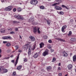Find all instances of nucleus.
Returning <instances> with one entry per match:
<instances>
[{"instance_id": "obj_19", "label": "nucleus", "mask_w": 76, "mask_h": 76, "mask_svg": "<svg viewBox=\"0 0 76 76\" xmlns=\"http://www.w3.org/2000/svg\"><path fill=\"white\" fill-rule=\"evenodd\" d=\"M33 57H34V58H37V57H38V53H35Z\"/></svg>"}, {"instance_id": "obj_59", "label": "nucleus", "mask_w": 76, "mask_h": 76, "mask_svg": "<svg viewBox=\"0 0 76 76\" xmlns=\"http://www.w3.org/2000/svg\"><path fill=\"white\" fill-rule=\"evenodd\" d=\"M10 57H11V58H12V57H13V55H11L10 56Z\"/></svg>"}, {"instance_id": "obj_49", "label": "nucleus", "mask_w": 76, "mask_h": 76, "mask_svg": "<svg viewBox=\"0 0 76 76\" xmlns=\"http://www.w3.org/2000/svg\"><path fill=\"white\" fill-rule=\"evenodd\" d=\"M66 53H67L66 52V51H64L63 53V54H66Z\"/></svg>"}, {"instance_id": "obj_22", "label": "nucleus", "mask_w": 76, "mask_h": 76, "mask_svg": "<svg viewBox=\"0 0 76 76\" xmlns=\"http://www.w3.org/2000/svg\"><path fill=\"white\" fill-rule=\"evenodd\" d=\"M1 33H4L5 29L4 28H2L0 30Z\"/></svg>"}, {"instance_id": "obj_17", "label": "nucleus", "mask_w": 76, "mask_h": 76, "mask_svg": "<svg viewBox=\"0 0 76 76\" xmlns=\"http://www.w3.org/2000/svg\"><path fill=\"white\" fill-rule=\"evenodd\" d=\"M73 61H76V55H74L73 57Z\"/></svg>"}, {"instance_id": "obj_8", "label": "nucleus", "mask_w": 76, "mask_h": 76, "mask_svg": "<svg viewBox=\"0 0 76 76\" xmlns=\"http://www.w3.org/2000/svg\"><path fill=\"white\" fill-rule=\"evenodd\" d=\"M66 28H67L66 25H65L62 27L61 31L63 32H65V31H64V29H66Z\"/></svg>"}, {"instance_id": "obj_64", "label": "nucleus", "mask_w": 76, "mask_h": 76, "mask_svg": "<svg viewBox=\"0 0 76 76\" xmlns=\"http://www.w3.org/2000/svg\"><path fill=\"white\" fill-rule=\"evenodd\" d=\"M20 55V54H19L18 56H17V57H19Z\"/></svg>"}, {"instance_id": "obj_50", "label": "nucleus", "mask_w": 76, "mask_h": 76, "mask_svg": "<svg viewBox=\"0 0 76 76\" xmlns=\"http://www.w3.org/2000/svg\"><path fill=\"white\" fill-rule=\"evenodd\" d=\"M7 42V41H3V44H6Z\"/></svg>"}, {"instance_id": "obj_62", "label": "nucleus", "mask_w": 76, "mask_h": 76, "mask_svg": "<svg viewBox=\"0 0 76 76\" xmlns=\"http://www.w3.org/2000/svg\"><path fill=\"white\" fill-rule=\"evenodd\" d=\"M1 53V49H0V54Z\"/></svg>"}, {"instance_id": "obj_32", "label": "nucleus", "mask_w": 76, "mask_h": 76, "mask_svg": "<svg viewBox=\"0 0 76 76\" xmlns=\"http://www.w3.org/2000/svg\"><path fill=\"white\" fill-rule=\"evenodd\" d=\"M35 47H36L35 45H34L33 46L32 48L33 50H35Z\"/></svg>"}, {"instance_id": "obj_30", "label": "nucleus", "mask_w": 76, "mask_h": 76, "mask_svg": "<svg viewBox=\"0 0 76 76\" xmlns=\"http://www.w3.org/2000/svg\"><path fill=\"white\" fill-rule=\"evenodd\" d=\"M56 60V58L54 57L53 59V60L52 61V62H54V61H55Z\"/></svg>"}, {"instance_id": "obj_18", "label": "nucleus", "mask_w": 76, "mask_h": 76, "mask_svg": "<svg viewBox=\"0 0 76 76\" xmlns=\"http://www.w3.org/2000/svg\"><path fill=\"white\" fill-rule=\"evenodd\" d=\"M70 40L73 42H76V39L74 38H71Z\"/></svg>"}, {"instance_id": "obj_37", "label": "nucleus", "mask_w": 76, "mask_h": 76, "mask_svg": "<svg viewBox=\"0 0 76 76\" xmlns=\"http://www.w3.org/2000/svg\"><path fill=\"white\" fill-rule=\"evenodd\" d=\"M48 42L49 43H52V40L50 39L48 40Z\"/></svg>"}, {"instance_id": "obj_25", "label": "nucleus", "mask_w": 76, "mask_h": 76, "mask_svg": "<svg viewBox=\"0 0 76 76\" xmlns=\"http://www.w3.org/2000/svg\"><path fill=\"white\" fill-rule=\"evenodd\" d=\"M52 69V68L50 66H49L47 68V69L48 70H51Z\"/></svg>"}, {"instance_id": "obj_11", "label": "nucleus", "mask_w": 76, "mask_h": 76, "mask_svg": "<svg viewBox=\"0 0 76 76\" xmlns=\"http://www.w3.org/2000/svg\"><path fill=\"white\" fill-rule=\"evenodd\" d=\"M48 51H44L42 53V56H46V55H48Z\"/></svg>"}, {"instance_id": "obj_3", "label": "nucleus", "mask_w": 76, "mask_h": 76, "mask_svg": "<svg viewBox=\"0 0 76 76\" xmlns=\"http://www.w3.org/2000/svg\"><path fill=\"white\" fill-rule=\"evenodd\" d=\"M15 17V18H16L17 19H21L22 20H23L24 19V18L23 17L20 16V15H15L14 16Z\"/></svg>"}, {"instance_id": "obj_4", "label": "nucleus", "mask_w": 76, "mask_h": 76, "mask_svg": "<svg viewBox=\"0 0 76 76\" xmlns=\"http://www.w3.org/2000/svg\"><path fill=\"white\" fill-rule=\"evenodd\" d=\"M38 2L37 0H32L30 2L31 4H38Z\"/></svg>"}, {"instance_id": "obj_40", "label": "nucleus", "mask_w": 76, "mask_h": 76, "mask_svg": "<svg viewBox=\"0 0 76 76\" xmlns=\"http://www.w3.org/2000/svg\"><path fill=\"white\" fill-rule=\"evenodd\" d=\"M27 61V59L26 58H24V62H26Z\"/></svg>"}, {"instance_id": "obj_61", "label": "nucleus", "mask_w": 76, "mask_h": 76, "mask_svg": "<svg viewBox=\"0 0 76 76\" xmlns=\"http://www.w3.org/2000/svg\"><path fill=\"white\" fill-rule=\"evenodd\" d=\"M60 64H61V63H59L58 65L59 66H60Z\"/></svg>"}, {"instance_id": "obj_41", "label": "nucleus", "mask_w": 76, "mask_h": 76, "mask_svg": "<svg viewBox=\"0 0 76 76\" xmlns=\"http://www.w3.org/2000/svg\"><path fill=\"white\" fill-rule=\"evenodd\" d=\"M48 48L49 49H50V48H51V45H48Z\"/></svg>"}, {"instance_id": "obj_55", "label": "nucleus", "mask_w": 76, "mask_h": 76, "mask_svg": "<svg viewBox=\"0 0 76 76\" xmlns=\"http://www.w3.org/2000/svg\"><path fill=\"white\" fill-rule=\"evenodd\" d=\"M59 76H61V73H59Z\"/></svg>"}, {"instance_id": "obj_24", "label": "nucleus", "mask_w": 76, "mask_h": 76, "mask_svg": "<svg viewBox=\"0 0 76 76\" xmlns=\"http://www.w3.org/2000/svg\"><path fill=\"white\" fill-rule=\"evenodd\" d=\"M40 9L44 10L45 9V7L43 6H40Z\"/></svg>"}, {"instance_id": "obj_14", "label": "nucleus", "mask_w": 76, "mask_h": 76, "mask_svg": "<svg viewBox=\"0 0 76 76\" xmlns=\"http://www.w3.org/2000/svg\"><path fill=\"white\" fill-rule=\"evenodd\" d=\"M55 9H56V10H61V9H62V8H61V7L57 6H55Z\"/></svg>"}, {"instance_id": "obj_46", "label": "nucleus", "mask_w": 76, "mask_h": 76, "mask_svg": "<svg viewBox=\"0 0 76 76\" xmlns=\"http://www.w3.org/2000/svg\"><path fill=\"white\" fill-rule=\"evenodd\" d=\"M8 31H12V29L10 28H8Z\"/></svg>"}, {"instance_id": "obj_47", "label": "nucleus", "mask_w": 76, "mask_h": 76, "mask_svg": "<svg viewBox=\"0 0 76 76\" xmlns=\"http://www.w3.org/2000/svg\"><path fill=\"white\" fill-rule=\"evenodd\" d=\"M44 39H47V36H45L44 37Z\"/></svg>"}, {"instance_id": "obj_21", "label": "nucleus", "mask_w": 76, "mask_h": 76, "mask_svg": "<svg viewBox=\"0 0 76 76\" xmlns=\"http://www.w3.org/2000/svg\"><path fill=\"white\" fill-rule=\"evenodd\" d=\"M17 10L18 12H20L22 11V8L20 7H19L17 8Z\"/></svg>"}, {"instance_id": "obj_51", "label": "nucleus", "mask_w": 76, "mask_h": 76, "mask_svg": "<svg viewBox=\"0 0 76 76\" xmlns=\"http://www.w3.org/2000/svg\"><path fill=\"white\" fill-rule=\"evenodd\" d=\"M7 53H10V50H7Z\"/></svg>"}, {"instance_id": "obj_9", "label": "nucleus", "mask_w": 76, "mask_h": 76, "mask_svg": "<svg viewBox=\"0 0 76 76\" xmlns=\"http://www.w3.org/2000/svg\"><path fill=\"white\" fill-rule=\"evenodd\" d=\"M19 56H17L16 60V61L15 62V67H16V65H17V64H18V60H19Z\"/></svg>"}, {"instance_id": "obj_60", "label": "nucleus", "mask_w": 76, "mask_h": 76, "mask_svg": "<svg viewBox=\"0 0 76 76\" xmlns=\"http://www.w3.org/2000/svg\"><path fill=\"white\" fill-rule=\"evenodd\" d=\"M10 58V57H7V58H6V59H9V58Z\"/></svg>"}, {"instance_id": "obj_48", "label": "nucleus", "mask_w": 76, "mask_h": 76, "mask_svg": "<svg viewBox=\"0 0 76 76\" xmlns=\"http://www.w3.org/2000/svg\"><path fill=\"white\" fill-rule=\"evenodd\" d=\"M58 70H61V68L60 67H58Z\"/></svg>"}, {"instance_id": "obj_33", "label": "nucleus", "mask_w": 76, "mask_h": 76, "mask_svg": "<svg viewBox=\"0 0 76 76\" xmlns=\"http://www.w3.org/2000/svg\"><path fill=\"white\" fill-rule=\"evenodd\" d=\"M10 34H15V33L14 31H12L10 33Z\"/></svg>"}, {"instance_id": "obj_63", "label": "nucleus", "mask_w": 76, "mask_h": 76, "mask_svg": "<svg viewBox=\"0 0 76 76\" xmlns=\"http://www.w3.org/2000/svg\"><path fill=\"white\" fill-rule=\"evenodd\" d=\"M13 76H18V75H17V74H16V75H13Z\"/></svg>"}, {"instance_id": "obj_26", "label": "nucleus", "mask_w": 76, "mask_h": 76, "mask_svg": "<svg viewBox=\"0 0 76 76\" xmlns=\"http://www.w3.org/2000/svg\"><path fill=\"white\" fill-rule=\"evenodd\" d=\"M61 7H64L65 8H66V9H69L68 8H67V6L64 5H62Z\"/></svg>"}, {"instance_id": "obj_43", "label": "nucleus", "mask_w": 76, "mask_h": 76, "mask_svg": "<svg viewBox=\"0 0 76 76\" xmlns=\"http://www.w3.org/2000/svg\"><path fill=\"white\" fill-rule=\"evenodd\" d=\"M15 31H16V32H18V28H15Z\"/></svg>"}, {"instance_id": "obj_1", "label": "nucleus", "mask_w": 76, "mask_h": 76, "mask_svg": "<svg viewBox=\"0 0 76 76\" xmlns=\"http://www.w3.org/2000/svg\"><path fill=\"white\" fill-rule=\"evenodd\" d=\"M26 47L27 49H28V56H29L31 54V50H32V48L31 47L28 46V45H26Z\"/></svg>"}, {"instance_id": "obj_34", "label": "nucleus", "mask_w": 76, "mask_h": 76, "mask_svg": "<svg viewBox=\"0 0 76 76\" xmlns=\"http://www.w3.org/2000/svg\"><path fill=\"white\" fill-rule=\"evenodd\" d=\"M46 22H47V24L48 25H50V23L49 20H46Z\"/></svg>"}, {"instance_id": "obj_39", "label": "nucleus", "mask_w": 76, "mask_h": 76, "mask_svg": "<svg viewBox=\"0 0 76 76\" xmlns=\"http://www.w3.org/2000/svg\"><path fill=\"white\" fill-rule=\"evenodd\" d=\"M16 75V73L15 72H14L13 73V75L12 76H14L15 75Z\"/></svg>"}, {"instance_id": "obj_15", "label": "nucleus", "mask_w": 76, "mask_h": 76, "mask_svg": "<svg viewBox=\"0 0 76 76\" xmlns=\"http://www.w3.org/2000/svg\"><path fill=\"white\" fill-rule=\"evenodd\" d=\"M40 48H42L44 47V46L45 45L44 43L42 42L41 43L39 44Z\"/></svg>"}, {"instance_id": "obj_6", "label": "nucleus", "mask_w": 76, "mask_h": 76, "mask_svg": "<svg viewBox=\"0 0 76 76\" xmlns=\"http://www.w3.org/2000/svg\"><path fill=\"white\" fill-rule=\"evenodd\" d=\"M3 39H12V37L10 36H4L2 38Z\"/></svg>"}, {"instance_id": "obj_53", "label": "nucleus", "mask_w": 76, "mask_h": 76, "mask_svg": "<svg viewBox=\"0 0 76 76\" xmlns=\"http://www.w3.org/2000/svg\"><path fill=\"white\" fill-rule=\"evenodd\" d=\"M18 52L19 53H21V52H22V50H19L18 51Z\"/></svg>"}, {"instance_id": "obj_5", "label": "nucleus", "mask_w": 76, "mask_h": 76, "mask_svg": "<svg viewBox=\"0 0 76 76\" xmlns=\"http://www.w3.org/2000/svg\"><path fill=\"white\" fill-rule=\"evenodd\" d=\"M12 9V7L10 6L8 7L5 9L6 11H10Z\"/></svg>"}, {"instance_id": "obj_45", "label": "nucleus", "mask_w": 76, "mask_h": 76, "mask_svg": "<svg viewBox=\"0 0 76 76\" xmlns=\"http://www.w3.org/2000/svg\"><path fill=\"white\" fill-rule=\"evenodd\" d=\"M13 12H16V8H14L13 9Z\"/></svg>"}, {"instance_id": "obj_57", "label": "nucleus", "mask_w": 76, "mask_h": 76, "mask_svg": "<svg viewBox=\"0 0 76 76\" xmlns=\"http://www.w3.org/2000/svg\"><path fill=\"white\" fill-rule=\"evenodd\" d=\"M19 37H20V39H22V37H21V36H20V35Z\"/></svg>"}, {"instance_id": "obj_38", "label": "nucleus", "mask_w": 76, "mask_h": 76, "mask_svg": "<svg viewBox=\"0 0 76 76\" xmlns=\"http://www.w3.org/2000/svg\"><path fill=\"white\" fill-rule=\"evenodd\" d=\"M67 56H68V55H67V53L64 54V57H67Z\"/></svg>"}, {"instance_id": "obj_35", "label": "nucleus", "mask_w": 76, "mask_h": 76, "mask_svg": "<svg viewBox=\"0 0 76 76\" xmlns=\"http://www.w3.org/2000/svg\"><path fill=\"white\" fill-rule=\"evenodd\" d=\"M40 32H41L39 31V28H38V29H37V33L38 34H40Z\"/></svg>"}, {"instance_id": "obj_58", "label": "nucleus", "mask_w": 76, "mask_h": 76, "mask_svg": "<svg viewBox=\"0 0 76 76\" xmlns=\"http://www.w3.org/2000/svg\"><path fill=\"white\" fill-rule=\"evenodd\" d=\"M1 1L3 3L4 1V0H1Z\"/></svg>"}, {"instance_id": "obj_29", "label": "nucleus", "mask_w": 76, "mask_h": 76, "mask_svg": "<svg viewBox=\"0 0 76 76\" xmlns=\"http://www.w3.org/2000/svg\"><path fill=\"white\" fill-rule=\"evenodd\" d=\"M11 45V44L10 43H8L6 44V46L7 47H10Z\"/></svg>"}, {"instance_id": "obj_12", "label": "nucleus", "mask_w": 76, "mask_h": 76, "mask_svg": "<svg viewBox=\"0 0 76 76\" xmlns=\"http://www.w3.org/2000/svg\"><path fill=\"white\" fill-rule=\"evenodd\" d=\"M67 67L69 70H71L73 67V65L71 64H69L67 66Z\"/></svg>"}, {"instance_id": "obj_2", "label": "nucleus", "mask_w": 76, "mask_h": 76, "mask_svg": "<svg viewBox=\"0 0 76 76\" xmlns=\"http://www.w3.org/2000/svg\"><path fill=\"white\" fill-rule=\"evenodd\" d=\"M28 22H32V24L33 25H37V23H35L34 22V18H30L28 20Z\"/></svg>"}, {"instance_id": "obj_56", "label": "nucleus", "mask_w": 76, "mask_h": 76, "mask_svg": "<svg viewBox=\"0 0 76 76\" xmlns=\"http://www.w3.org/2000/svg\"><path fill=\"white\" fill-rule=\"evenodd\" d=\"M51 52H53V51H54V50L53 49H51Z\"/></svg>"}, {"instance_id": "obj_20", "label": "nucleus", "mask_w": 76, "mask_h": 76, "mask_svg": "<svg viewBox=\"0 0 76 76\" xmlns=\"http://www.w3.org/2000/svg\"><path fill=\"white\" fill-rule=\"evenodd\" d=\"M22 66L20 65V66H18L17 68V70H20V69H22Z\"/></svg>"}, {"instance_id": "obj_36", "label": "nucleus", "mask_w": 76, "mask_h": 76, "mask_svg": "<svg viewBox=\"0 0 76 76\" xmlns=\"http://www.w3.org/2000/svg\"><path fill=\"white\" fill-rule=\"evenodd\" d=\"M57 2H61L62 0H56Z\"/></svg>"}, {"instance_id": "obj_13", "label": "nucleus", "mask_w": 76, "mask_h": 76, "mask_svg": "<svg viewBox=\"0 0 76 76\" xmlns=\"http://www.w3.org/2000/svg\"><path fill=\"white\" fill-rule=\"evenodd\" d=\"M56 39L57 40H58V41H61L62 42H65L66 41L65 40L61 38H56Z\"/></svg>"}, {"instance_id": "obj_7", "label": "nucleus", "mask_w": 76, "mask_h": 76, "mask_svg": "<svg viewBox=\"0 0 76 76\" xmlns=\"http://www.w3.org/2000/svg\"><path fill=\"white\" fill-rule=\"evenodd\" d=\"M7 72V70L6 69H4L3 68V69H2L1 71V73L3 74V73H6Z\"/></svg>"}, {"instance_id": "obj_52", "label": "nucleus", "mask_w": 76, "mask_h": 76, "mask_svg": "<svg viewBox=\"0 0 76 76\" xmlns=\"http://www.w3.org/2000/svg\"><path fill=\"white\" fill-rule=\"evenodd\" d=\"M11 62L12 63H15V60H12Z\"/></svg>"}, {"instance_id": "obj_54", "label": "nucleus", "mask_w": 76, "mask_h": 76, "mask_svg": "<svg viewBox=\"0 0 76 76\" xmlns=\"http://www.w3.org/2000/svg\"><path fill=\"white\" fill-rule=\"evenodd\" d=\"M70 22H73V20L72 19H71L70 20Z\"/></svg>"}, {"instance_id": "obj_23", "label": "nucleus", "mask_w": 76, "mask_h": 76, "mask_svg": "<svg viewBox=\"0 0 76 76\" xmlns=\"http://www.w3.org/2000/svg\"><path fill=\"white\" fill-rule=\"evenodd\" d=\"M59 4H60V3L54 4H53L52 5V6H57V5H58Z\"/></svg>"}, {"instance_id": "obj_27", "label": "nucleus", "mask_w": 76, "mask_h": 76, "mask_svg": "<svg viewBox=\"0 0 76 76\" xmlns=\"http://www.w3.org/2000/svg\"><path fill=\"white\" fill-rule=\"evenodd\" d=\"M58 14L59 15H63L64 14V12H63L61 11V12H60L58 13Z\"/></svg>"}, {"instance_id": "obj_31", "label": "nucleus", "mask_w": 76, "mask_h": 76, "mask_svg": "<svg viewBox=\"0 0 76 76\" xmlns=\"http://www.w3.org/2000/svg\"><path fill=\"white\" fill-rule=\"evenodd\" d=\"M72 35V31H69V34H68V36H70V35Z\"/></svg>"}, {"instance_id": "obj_44", "label": "nucleus", "mask_w": 76, "mask_h": 76, "mask_svg": "<svg viewBox=\"0 0 76 76\" xmlns=\"http://www.w3.org/2000/svg\"><path fill=\"white\" fill-rule=\"evenodd\" d=\"M13 23H18V22L17 21H13Z\"/></svg>"}, {"instance_id": "obj_28", "label": "nucleus", "mask_w": 76, "mask_h": 76, "mask_svg": "<svg viewBox=\"0 0 76 76\" xmlns=\"http://www.w3.org/2000/svg\"><path fill=\"white\" fill-rule=\"evenodd\" d=\"M3 68H4V67H3V66H0V72H1V70H2Z\"/></svg>"}, {"instance_id": "obj_42", "label": "nucleus", "mask_w": 76, "mask_h": 76, "mask_svg": "<svg viewBox=\"0 0 76 76\" xmlns=\"http://www.w3.org/2000/svg\"><path fill=\"white\" fill-rule=\"evenodd\" d=\"M15 50H18V48H19V47H18L17 46H15Z\"/></svg>"}, {"instance_id": "obj_10", "label": "nucleus", "mask_w": 76, "mask_h": 76, "mask_svg": "<svg viewBox=\"0 0 76 76\" xmlns=\"http://www.w3.org/2000/svg\"><path fill=\"white\" fill-rule=\"evenodd\" d=\"M29 38L32 41H34L35 40V38L33 36H29Z\"/></svg>"}, {"instance_id": "obj_16", "label": "nucleus", "mask_w": 76, "mask_h": 76, "mask_svg": "<svg viewBox=\"0 0 76 76\" xmlns=\"http://www.w3.org/2000/svg\"><path fill=\"white\" fill-rule=\"evenodd\" d=\"M37 28L35 27L33 28V32L34 34H37Z\"/></svg>"}]
</instances>
